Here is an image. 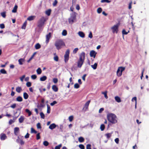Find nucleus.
Wrapping results in <instances>:
<instances>
[{
	"mask_svg": "<svg viewBox=\"0 0 149 149\" xmlns=\"http://www.w3.org/2000/svg\"><path fill=\"white\" fill-rule=\"evenodd\" d=\"M25 111L28 113L29 116H30L31 115V111H30V110L29 109H26L25 110Z\"/></svg>",
	"mask_w": 149,
	"mask_h": 149,
	"instance_id": "36",
	"label": "nucleus"
},
{
	"mask_svg": "<svg viewBox=\"0 0 149 149\" xmlns=\"http://www.w3.org/2000/svg\"><path fill=\"white\" fill-rule=\"evenodd\" d=\"M25 118L23 116H21L19 119V122L20 123H23L24 120Z\"/></svg>",
	"mask_w": 149,
	"mask_h": 149,
	"instance_id": "16",
	"label": "nucleus"
},
{
	"mask_svg": "<svg viewBox=\"0 0 149 149\" xmlns=\"http://www.w3.org/2000/svg\"><path fill=\"white\" fill-rule=\"evenodd\" d=\"M36 54V52L34 53L31 56L29 60L27 61L28 62H29L33 58L35 54Z\"/></svg>",
	"mask_w": 149,
	"mask_h": 149,
	"instance_id": "37",
	"label": "nucleus"
},
{
	"mask_svg": "<svg viewBox=\"0 0 149 149\" xmlns=\"http://www.w3.org/2000/svg\"><path fill=\"white\" fill-rule=\"evenodd\" d=\"M85 58V53L84 52H82L79 55V58L77 62V67L79 68H81L84 61Z\"/></svg>",
	"mask_w": 149,
	"mask_h": 149,
	"instance_id": "2",
	"label": "nucleus"
},
{
	"mask_svg": "<svg viewBox=\"0 0 149 149\" xmlns=\"http://www.w3.org/2000/svg\"><path fill=\"white\" fill-rule=\"evenodd\" d=\"M102 11V8L100 7L97 10V12L99 14L101 13Z\"/></svg>",
	"mask_w": 149,
	"mask_h": 149,
	"instance_id": "43",
	"label": "nucleus"
},
{
	"mask_svg": "<svg viewBox=\"0 0 149 149\" xmlns=\"http://www.w3.org/2000/svg\"><path fill=\"white\" fill-rule=\"evenodd\" d=\"M105 126L104 124H102L101 125L100 129L102 131H103L104 130Z\"/></svg>",
	"mask_w": 149,
	"mask_h": 149,
	"instance_id": "45",
	"label": "nucleus"
},
{
	"mask_svg": "<svg viewBox=\"0 0 149 149\" xmlns=\"http://www.w3.org/2000/svg\"><path fill=\"white\" fill-rule=\"evenodd\" d=\"M91 145L90 144H88L86 145V149H91Z\"/></svg>",
	"mask_w": 149,
	"mask_h": 149,
	"instance_id": "57",
	"label": "nucleus"
},
{
	"mask_svg": "<svg viewBox=\"0 0 149 149\" xmlns=\"http://www.w3.org/2000/svg\"><path fill=\"white\" fill-rule=\"evenodd\" d=\"M51 33H49L48 34H47L46 36V43H47L49 42V40L51 38Z\"/></svg>",
	"mask_w": 149,
	"mask_h": 149,
	"instance_id": "12",
	"label": "nucleus"
},
{
	"mask_svg": "<svg viewBox=\"0 0 149 149\" xmlns=\"http://www.w3.org/2000/svg\"><path fill=\"white\" fill-rule=\"evenodd\" d=\"M17 142L19 143L21 145H23L24 144V142L21 139H17Z\"/></svg>",
	"mask_w": 149,
	"mask_h": 149,
	"instance_id": "26",
	"label": "nucleus"
},
{
	"mask_svg": "<svg viewBox=\"0 0 149 149\" xmlns=\"http://www.w3.org/2000/svg\"><path fill=\"white\" fill-rule=\"evenodd\" d=\"M23 100L22 97L21 96H18L16 98V100L18 102H22Z\"/></svg>",
	"mask_w": 149,
	"mask_h": 149,
	"instance_id": "29",
	"label": "nucleus"
},
{
	"mask_svg": "<svg viewBox=\"0 0 149 149\" xmlns=\"http://www.w3.org/2000/svg\"><path fill=\"white\" fill-rule=\"evenodd\" d=\"M78 35L81 38H84L85 37V34L82 31H79L78 33Z\"/></svg>",
	"mask_w": 149,
	"mask_h": 149,
	"instance_id": "17",
	"label": "nucleus"
},
{
	"mask_svg": "<svg viewBox=\"0 0 149 149\" xmlns=\"http://www.w3.org/2000/svg\"><path fill=\"white\" fill-rule=\"evenodd\" d=\"M0 72L2 74H6V71L4 69L1 70Z\"/></svg>",
	"mask_w": 149,
	"mask_h": 149,
	"instance_id": "46",
	"label": "nucleus"
},
{
	"mask_svg": "<svg viewBox=\"0 0 149 149\" xmlns=\"http://www.w3.org/2000/svg\"><path fill=\"white\" fill-rule=\"evenodd\" d=\"M57 103V102L55 101H54L52 102L51 103H50V105L52 106H53L54 104H55Z\"/></svg>",
	"mask_w": 149,
	"mask_h": 149,
	"instance_id": "59",
	"label": "nucleus"
},
{
	"mask_svg": "<svg viewBox=\"0 0 149 149\" xmlns=\"http://www.w3.org/2000/svg\"><path fill=\"white\" fill-rule=\"evenodd\" d=\"M70 54V50L69 49H67L65 52L64 55V60L65 63H66L69 59V56Z\"/></svg>",
	"mask_w": 149,
	"mask_h": 149,
	"instance_id": "8",
	"label": "nucleus"
},
{
	"mask_svg": "<svg viewBox=\"0 0 149 149\" xmlns=\"http://www.w3.org/2000/svg\"><path fill=\"white\" fill-rule=\"evenodd\" d=\"M40 115L42 119H44L45 116L44 114L42 112H40Z\"/></svg>",
	"mask_w": 149,
	"mask_h": 149,
	"instance_id": "50",
	"label": "nucleus"
},
{
	"mask_svg": "<svg viewBox=\"0 0 149 149\" xmlns=\"http://www.w3.org/2000/svg\"><path fill=\"white\" fill-rule=\"evenodd\" d=\"M37 127L38 129H40L41 128L40 124V123H37Z\"/></svg>",
	"mask_w": 149,
	"mask_h": 149,
	"instance_id": "62",
	"label": "nucleus"
},
{
	"mask_svg": "<svg viewBox=\"0 0 149 149\" xmlns=\"http://www.w3.org/2000/svg\"><path fill=\"white\" fill-rule=\"evenodd\" d=\"M56 126V125L55 124L52 123L49 125V128L51 130H52L55 128Z\"/></svg>",
	"mask_w": 149,
	"mask_h": 149,
	"instance_id": "14",
	"label": "nucleus"
},
{
	"mask_svg": "<svg viewBox=\"0 0 149 149\" xmlns=\"http://www.w3.org/2000/svg\"><path fill=\"white\" fill-rule=\"evenodd\" d=\"M74 87L75 88H78L79 87V85L78 83H76L74 84Z\"/></svg>",
	"mask_w": 149,
	"mask_h": 149,
	"instance_id": "47",
	"label": "nucleus"
},
{
	"mask_svg": "<svg viewBox=\"0 0 149 149\" xmlns=\"http://www.w3.org/2000/svg\"><path fill=\"white\" fill-rule=\"evenodd\" d=\"M17 8L18 6L17 5H15L13 8V9L12 10V12L13 13H15L16 12Z\"/></svg>",
	"mask_w": 149,
	"mask_h": 149,
	"instance_id": "24",
	"label": "nucleus"
},
{
	"mask_svg": "<svg viewBox=\"0 0 149 149\" xmlns=\"http://www.w3.org/2000/svg\"><path fill=\"white\" fill-rule=\"evenodd\" d=\"M111 2V1H109V0H102L101 1V2L102 3H104L105 2H106L107 3H109Z\"/></svg>",
	"mask_w": 149,
	"mask_h": 149,
	"instance_id": "40",
	"label": "nucleus"
},
{
	"mask_svg": "<svg viewBox=\"0 0 149 149\" xmlns=\"http://www.w3.org/2000/svg\"><path fill=\"white\" fill-rule=\"evenodd\" d=\"M88 37L90 38H93V35L92 32L91 31L89 32V33L88 36Z\"/></svg>",
	"mask_w": 149,
	"mask_h": 149,
	"instance_id": "51",
	"label": "nucleus"
},
{
	"mask_svg": "<svg viewBox=\"0 0 149 149\" xmlns=\"http://www.w3.org/2000/svg\"><path fill=\"white\" fill-rule=\"evenodd\" d=\"M79 147L81 149H84L85 148L83 144L79 145Z\"/></svg>",
	"mask_w": 149,
	"mask_h": 149,
	"instance_id": "52",
	"label": "nucleus"
},
{
	"mask_svg": "<svg viewBox=\"0 0 149 149\" xmlns=\"http://www.w3.org/2000/svg\"><path fill=\"white\" fill-rule=\"evenodd\" d=\"M97 63H95L94 65H91V67L94 70H95L97 68Z\"/></svg>",
	"mask_w": 149,
	"mask_h": 149,
	"instance_id": "27",
	"label": "nucleus"
},
{
	"mask_svg": "<svg viewBox=\"0 0 149 149\" xmlns=\"http://www.w3.org/2000/svg\"><path fill=\"white\" fill-rule=\"evenodd\" d=\"M35 18V16H31L29 17L27 19L29 21H31L33 20Z\"/></svg>",
	"mask_w": 149,
	"mask_h": 149,
	"instance_id": "23",
	"label": "nucleus"
},
{
	"mask_svg": "<svg viewBox=\"0 0 149 149\" xmlns=\"http://www.w3.org/2000/svg\"><path fill=\"white\" fill-rule=\"evenodd\" d=\"M52 89L55 92L58 91V89L57 86L55 85H53L52 86Z\"/></svg>",
	"mask_w": 149,
	"mask_h": 149,
	"instance_id": "18",
	"label": "nucleus"
},
{
	"mask_svg": "<svg viewBox=\"0 0 149 149\" xmlns=\"http://www.w3.org/2000/svg\"><path fill=\"white\" fill-rule=\"evenodd\" d=\"M112 134L113 132L110 133H107L105 134V136L107 139H109L111 137Z\"/></svg>",
	"mask_w": 149,
	"mask_h": 149,
	"instance_id": "15",
	"label": "nucleus"
},
{
	"mask_svg": "<svg viewBox=\"0 0 149 149\" xmlns=\"http://www.w3.org/2000/svg\"><path fill=\"white\" fill-rule=\"evenodd\" d=\"M40 47L41 46L38 43L36 44L35 45V48L37 49H40Z\"/></svg>",
	"mask_w": 149,
	"mask_h": 149,
	"instance_id": "31",
	"label": "nucleus"
},
{
	"mask_svg": "<svg viewBox=\"0 0 149 149\" xmlns=\"http://www.w3.org/2000/svg\"><path fill=\"white\" fill-rule=\"evenodd\" d=\"M115 100L118 102L120 103L121 102V101L120 98L118 96H116L115 97Z\"/></svg>",
	"mask_w": 149,
	"mask_h": 149,
	"instance_id": "19",
	"label": "nucleus"
},
{
	"mask_svg": "<svg viewBox=\"0 0 149 149\" xmlns=\"http://www.w3.org/2000/svg\"><path fill=\"white\" fill-rule=\"evenodd\" d=\"M73 118V117L72 116H70L69 117V120L71 122L72 121Z\"/></svg>",
	"mask_w": 149,
	"mask_h": 149,
	"instance_id": "56",
	"label": "nucleus"
},
{
	"mask_svg": "<svg viewBox=\"0 0 149 149\" xmlns=\"http://www.w3.org/2000/svg\"><path fill=\"white\" fill-rule=\"evenodd\" d=\"M55 56L54 57V60L56 61H58V58L57 56L56 55V54H54Z\"/></svg>",
	"mask_w": 149,
	"mask_h": 149,
	"instance_id": "34",
	"label": "nucleus"
},
{
	"mask_svg": "<svg viewBox=\"0 0 149 149\" xmlns=\"http://www.w3.org/2000/svg\"><path fill=\"white\" fill-rule=\"evenodd\" d=\"M125 68L124 67H120L118 68L117 71V75L118 77H120L122 74V72L125 70Z\"/></svg>",
	"mask_w": 149,
	"mask_h": 149,
	"instance_id": "7",
	"label": "nucleus"
},
{
	"mask_svg": "<svg viewBox=\"0 0 149 149\" xmlns=\"http://www.w3.org/2000/svg\"><path fill=\"white\" fill-rule=\"evenodd\" d=\"M19 127H16L14 129V132L15 135H17L19 132Z\"/></svg>",
	"mask_w": 149,
	"mask_h": 149,
	"instance_id": "13",
	"label": "nucleus"
},
{
	"mask_svg": "<svg viewBox=\"0 0 149 149\" xmlns=\"http://www.w3.org/2000/svg\"><path fill=\"white\" fill-rule=\"evenodd\" d=\"M24 59L23 58H20L18 60L19 64L20 65H22L23 64V63L24 61Z\"/></svg>",
	"mask_w": 149,
	"mask_h": 149,
	"instance_id": "20",
	"label": "nucleus"
},
{
	"mask_svg": "<svg viewBox=\"0 0 149 149\" xmlns=\"http://www.w3.org/2000/svg\"><path fill=\"white\" fill-rule=\"evenodd\" d=\"M134 101H135L136 102H137V98L136 97H133L132 99V102H134Z\"/></svg>",
	"mask_w": 149,
	"mask_h": 149,
	"instance_id": "61",
	"label": "nucleus"
},
{
	"mask_svg": "<svg viewBox=\"0 0 149 149\" xmlns=\"http://www.w3.org/2000/svg\"><path fill=\"white\" fill-rule=\"evenodd\" d=\"M57 3V0H55L54 2L53 3V5L54 6H56Z\"/></svg>",
	"mask_w": 149,
	"mask_h": 149,
	"instance_id": "63",
	"label": "nucleus"
},
{
	"mask_svg": "<svg viewBox=\"0 0 149 149\" xmlns=\"http://www.w3.org/2000/svg\"><path fill=\"white\" fill-rule=\"evenodd\" d=\"M31 133H34L36 134L37 133V132L33 128H31Z\"/></svg>",
	"mask_w": 149,
	"mask_h": 149,
	"instance_id": "48",
	"label": "nucleus"
},
{
	"mask_svg": "<svg viewBox=\"0 0 149 149\" xmlns=\"http://www.w3.org/2000/svg\"><path fill=\"white\" fill-rule=\"evenodd\" d=\"M0 138L1 141H4L7 138L6 134L3 133H1L0 134Z\"/></svg>",
	"mask_w": 149,
	"mask_h": 149,
	"instance_id": "9",
	"label": "nucleus"
},
{
	"mask_svg": "<svg viewBox=\"0 0 149 149\" xmlns=\"http://www.w3.org/2000/svg\"><path fill=\"white\" fill-rule=\"evenodd\" d=\"M42 70L41 69V68H38L37 70H36V72L37 73V74H40L42 73Z\"/></svg>",
	"mask_w": 149,
	"mask_h": 149,
	"instance_id": "28",
	"label": "nucleus"
},
{
	"mask_svg": "<svg viewBox=\"0 0 149 149\" xmlns=\"http://www.w3.org/2000/svg\"><path fill=\"white\" fill-rule=\"evenodd\" d=\"M119 25L116 24L113 26L111 27V29L113 33H117L118 31V28Z\"/></svg>",
	"mask_w": 149,
	"mask_h": 149,
	"instance_id": "6",
	"label": "nucleus"
},
{
	"mask_svg": "<svg viewBox=\"0 0 149 149\" xmlns=\"http://www.w3.org/2000/svg\"><path fill=\"white\" fill-rule=\"evenodd\" d=\"M40 133H38L36 135V139L37 140H38L40 139Z\"/></svg>",
	"mask_w": 149,
	"mask_h": 149,
	"instance_id": "64",
	"label": "nucleus"
},
{
	"mask_svg": "<svg viewBox=\"0 0 149 149\" xmlns=\"http://www.w3.org/2000/svg\"><path fill=\"white\" fill-rule=\"evenodd\" d=\"M78 50V49L77 48H75L73 51V53L74 54L76 53Z\"/></svg>",
	"mask_w": 149,
	"mask_h": 149,
	"instance_id": "60",
	"label": "nucleus"
},
{
	"mask_svg": "<svg viewBox=\"0 0 149 149\" xmlns=\"http://www.w3.org/2000/svg\"><path fill=\"white\" fill-rule=\"evenodd\" d=\"M51 11V9H48L46 11L45 13L48 16H49L50 14Z\"/></svg>",
	"mask_w": 149,
	"mask_h": 149,
	"instance_id": "32",
	"label": "nucleus"
},
{
	"mask_svg": "<svg viewBox=\"0 0 149 149\" xmlns=\"http://www.w3.org/2000/svg\"><path fill=\"white\" fill-rule=\"evenodd\" d=\"M47 79V77L45 76H44L40 78V80L41 81H44Z\"/></svg>",
	"mask_w": 149,
	"mask_h": 149,
	"instance_id": "22",
	"label": "nucleus"
},
{
	"mask_svg": "<svg viewBox=\"0 0 149 149\" xmlns=\"http://www.w3.org/2000/svg\"><path fill=\"white\" fill-rule=\"evenodd\" d=\"M76 14L75 13H72L70 14V16L68 19V21L70 24H72L76 21Z\"/></svg>",
	"mask_w": 149,
	"mask_h": 149,
	"instance_id": "5",
	"label": "nucleus"
},
{
	"mask_svg": "<svg viewBox=\"0 0 149 149\" xmlns=\"http://www.w3.org/2000/svg\"><path fill=\"white\" fill-rule=\"evenodd\" d=\"M107 118L109 122L112 124H115L117 122L118 119L116 116L112 113H109L107 114Z\"/></svg>",
	"mask_w": 149,
	"mask_h": 149,
	"instance_id": "1",
	"label": "nucleus"
},
{
	"mask_svg": "<svg viewBox=\"0 0 149 149\" xmlns=\"http://www.w3.org/2000/svg\"><path fill=\"white\" fill-rule=\"evenodd\" d=\"M62 34L63 36H66L67 35V31L65 30H63L62 33Z\"/></svg>",
	"mask_w": 149,
	"mask_h": 149,
	"instance_id": "35",
	"label": "nucleus"
},
{
	"mask_svg": "<svg viewBox=\"0 0 149 149\" xmlns=\"http://www.w3.org/2000/svg\"><path fill=\"white\" fill-rule=\"evenodd\" d=\"M129 32V31H128V32H126L125 30L124 29H123L122 31V33L123 35H126Z\"/></svg>",
	"mask_w": 149,
	"mask_h": 149,
	"instance_id": "44",
	"label": "nucleus"
},
{
	"mask_svg": "<svg viewBox=\"0 0 149 149\" xmlns=\"http://www.w3.org/2000/svg\"><path fill=\"white\" fill-rule=\"evenodd\" d=\"M1 16L3 18H5L6 17V12H3L1 13Z\"/></svg>",
	"mask_w": 149,
	"mask_h": 149,
	"instance_id": "41",
	"label": "nucleus"
},
{
	"mask_svg": "<svg viewBox=\"0 0 149 149\" xmlns=\"http://www.w3.org/2000/svg\"><path fill=\"white\" fill-rule=\"evenodd\" d=\"M97 53L94 50H91L90 51V55L91 57H93L94 58H95Z\"/></svg>",
	"mask_w": 149,
	"mask_h": 149,
	"instance_id": "11",
	"label": "nucleus"
},
{
	"mask_svg": "<svg viewBox=\"0 0 149 149\" xmlns=\"http://www.w3.org/2000/svg\"><path fill=\"white\" fill-rule=\"evenodd\" d=\"M84 140V139L82 137H80L78 139L79 141L81 143L83 142Z\"/></svg>",
	"mask_w": 149,
	"mask_h": 149,
	"instance_id": "33",
	"label": "nucleus"
},
{
	"mask_svg": "<svg viewBox=\"0 0 149 149\" xmlns=\"http://www.w3.org/2000/svg\"><path fill=\"white\" fill-rule=\"evenodd\" d=\"M29 95L26 92L24 93L23 94L24 98L25 99H27L29 97Z\"/></svg>",
	"mask_w": 149,
	"mask_h": 149,
	"instance_id": "25",
	"label": "nucleus"
},
{
	"mask_svg": "<svg viewBox=\"0 0 149 149\" xmlns=\"http://www.w3.org/2000/svg\"><path fill=\"white\" fill-rule=\"evenodd\" d=\"M46 18L43 17H41L39 20L38 22V26L40 29L43 28L45 22L46 21Z\"/></svg>",
	"mask_w": 149,
	"mask_h": 149,
	"instance_id": "3",
	"label": "nucleus"
},
{
	"mask_svg": "<svg viewBox=\"0 0 149 149\" xmlns=\"http://www.w3.org/2000/svg\"><path fill=\"white\" fill-rule=\"evenodd\" d=\"M25 75H24L20 78V79L22 82H23V81L24 79L25 78Z\"/></svg>",
	"mask_w": 149,
	"mask_h": 149,
	"instance_id": "53",
	"label": "nucleus"
},
{
	"mask_svg": "<svg viewBox=\"0 0 149 149\" xmlns=\"http://www.w3.org/2000/svg\"><path fill=\"white\" fill-rule=\"evenodd\" d=\"M55 45L58 50L61 48L63 46H65L64 42L61 40L57 41L55 43Z\"/></svg>",
	"mask_w": 149,
	"mask_h": 149,
	"instance_id": "4",
	"label": "nucleus"
},
{
	"mask_svg": "<svg viewBox=\"0 0 149 149\" xmlns=\"http://www.w3.org/2000/svg\"><path fill=\"white\" fill-rule=\"evenodd\" d=\"M36 78L37 76L35 74L32 75L31 76V78L33 79H35Z\"/></svg>",
	"mask_w": 149,
	"mask_h": 149,
	"instance_id": "55",
	"label": "nucleus"
},
{
	"mask_svg": "<svg viewBox=\"0 0 149 149\" xmlns=\"http://www.w3.org/2000/svg\"><path fill=\"white\" fill-rule=\"evenodd\" d=\"M61 146L62 144H60L58 146H56L55 148V149H60V148L61 147Z\"/></svg>",
	"mask_w": 149,
	"mask_h": 149,
	"instance_id": "49",
	"label": "nucleus"
},
{
	"mask_svg": "<svg viewBox=\"0 0 149 149\" xmlns=\"http://www.w3.org/2000/svg\"><path fill=\"white\" fill-rule=\"evenodd\" d=\"M31 83L30 82H28L26 83V85L28 87H30L31 86Z\"/></svg>",
	"mask_w": 149,
	"mask_h": 149,
	"instance_id": "58",
	"label": "nucleus"
},
{
	"mask_svg": "<svg viewBox=\"0 0 149 149\" xmlns=\"http://www.w3.org/2000/svg\"><path fill=\"white\" fill-rule=\"evenodd\" d=\"M26 24H27V22L26 21L24 23V24H23V25L22 27V28L23 29H25L26 27Z\"/></svg>",
	"mask_w": 149,
	"mask_h": 149,
	"instance_id": "39",
	"label": "nucleus"
},
{
	"mask_svg": "<svg viewBox=\"0 0 149 149\" xmlns=\"http://www.w3.org/2000/svg\"><path fill=\"white\" fill-rule=\"evenodd\" d=\"M43 144L45 146H47L49 145V143L47 141H45L43 142Z\"/></svg>",
	"mask_w": 149,
	"mask_h": 149,
	"instance_id": "42",
	"label": "nucleus"
},
{
	"mask_svg": "<svg viewBox=\"0 0 149 149\" xmlns=\"http://www.w3.org/2000/svg\"><path fill=\"white\" fill-rule=\"evenodd\" d=\"M53 81L54 83L56 84L58 81V80L56 78H54L53 79Z\"/></svg>",
	"mask_w": 149,
	"mask_h": 149,
	"instance_id": "54",
	"label": "nucleus"
},
{
	"mask_svg": "<svg viewBox=\"0 0 149 149\" xmlns=\"http://www.w3.org/2000/svg\"><path fill=\"white\" fill-rule=\"evenodd\" d=\"M16 90L17 92L20 93L22 90L21 87L18 86L16 87Z\"/></svg>",
	"mask_w": 149,
	"mask_h": 149,
	"instance_id": "21",
	"label": "nucleus"
},
{
	"mask_svg": "<svg viewBox=\"0 0 149 149\" xmlns=\"http://www.w3.org/2000/svg\"><path fill=\"white\" fill-rule=\"evenodd\" d=\"M107 91H105L104 92H102V94L104 95L106 99H107L108 98V97L107 96Z\"/></svg>",
	"mask_w": 149,
	"mask_h": 149,
	"instance_id": "38",
	"label": "nucleus"
},
{
	"mask_svg": "<svg viewBox=\"0 0 149 149\" xmlns=\"http://www.w3.org/2000/svg\"><path fill=\"white\" fill-rule=\"evenodd\" d=\"M90 100L88 101L85 104L84 107L83 108V110L85 111H87L88 109V107L90 102Z\"/></svg>",
	"mask_w": 149,
	"mask_h": 149,
	"instance_id": "10",
	"label": "nucleus"
},
{
	"mask_svg": "<svg viewBox=\"0 0 149 149\" xmlns=\"http://www.w3.org/2000/svg\"><path fill=\"white\" fill-rule=\"evenodd\" d=\"M47 113H49L50 112V107L49 104H47Z\"/></svg>",
	"mask_w": 149,
	"mask_h": 149,
	"instance_id": "30",
	"label": "nucleus"
}]
</instances>
